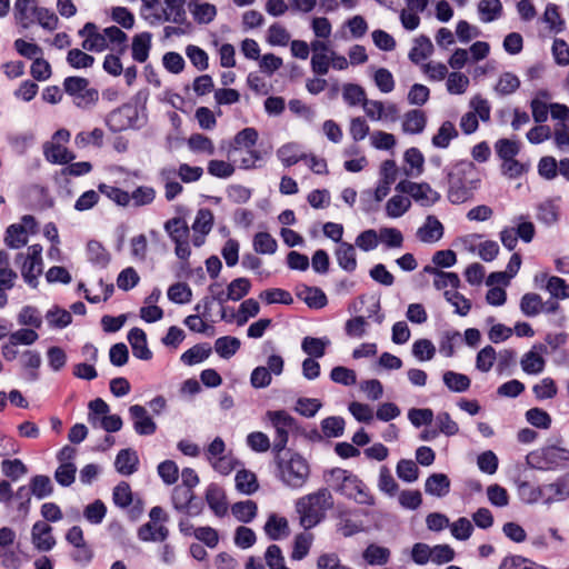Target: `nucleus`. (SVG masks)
<instances>
[{"label":"nucleus","mask_w":569,"mask_h":569,"mask_svg":"<svg viewBox=\"0 0 569 569\" xmlns=\"http://www.w3.org/2000/svg\"><path fill=\"white\" fill-rule=\"evenodd\" d=\"M480 176L472 161L463 160L455 164L448 173V199L451 203H463L472 197L478 188Z\"/></svg>","instance_id":"obj_1"},{"label":"nucleus","mask_w":569,"mask_h":569,"mask_svg":"<svg viewBox=\"0 0 569 569\" xmlns=\"http://www.w3.org/2000/svg\"><path fill=\"white\" fill-rule=\"evenodd\" d=\"M140 16L151 27L166 22L182 24L187 19L186 0H141Z\"/></svg>","instance_id":"obj_2"},{"label":"nucleus","mask_w":569,"mask_h":569,"mask_svg":"<svg viewBox=\"0 0 569 569\" xmlns=\"http://www.w3.org/2000/svg\"><path fill=\"white\" fill-rule=\"evenodd\" d=\"M333 506V497L327 488L305 495L296 501V511L299 515L300 525L305 529H311L320 523L326 512Z\"/></svg>","instance_id":"obj_3"},{"label":"nucleus","mask_w":569,"mask_h":569,"mask_svg":"<svg viewBox=\"0 0 569 569\" xmlns=\"http://www.w3.org/2000/svg\"><path fill=\"white\" fill-rule=\"evenodd\" d=\"M277 478L291 489L302 488L310 476L308 461L299 453H290L289 458L274 456Z\"/></svg>","instance_id":"obj_4"},{"label":"nucleus","mask_w":569,"mask_h":569,"mask_svg":"<svg viewBox=\"0 0 569 569\" xmlns=\"http://www.w3.org/2000/svg\"><path fill=\"white\" fill-rule=\"evenodd\" d=\"M530 469L556 471L569 468V449L556 445L543 446L526 456Z\"/></svg>","instance_id":"obj_5"},{"label":"nucleus","mask_w":569,"mask_h":569,"mask_svg":"<svg viewBox=\"0 0 569 569\" xmlns=\"http://www.w3.org/2000/svg\"><path fill=\"white\" fill-rule=\"evenodd\" d=\"M331 475L340 481L337 491L349 499H353L359 505H375V497L367 485L356 475L343 470L333 469Z\"/></svg>","instance_id":"obj_6"},{"label":"nucleus","mask_w":569,"mask_h":569,"mask_svg":"<svg viewBox=\"0 0 569 569\" xmlns=\"http://www.w3.org/2000/svg\"><path fill=\"white\" fill-rule=\"evenodd\" d=\"M266 418L274 430L272 451L279 456L288 445L289 435L297 429V421L286 410H269Z\"/></svg>","instance_id":"obj_7"},{"label":"nucleus","mask_w":569,"mask_h":569,"mask_svg":"<svg viewBox=\"0 0 569 569\" xmlns=\"http://www.w3.org/2000/svg\"><path fill=\"white\" fill-rule=\"evenodd\" d=\"M63 89L79 108L89 109L99 101L98 89L91 87L89 80L86 78L67 77L63 80Z\"/></svg>","instance_id":"obj_8"},{"label":"nucleus","mask_w":569,"mask_h":569,"mask_svg":"<svg viewBox=\"0 0 569 569\" xmlns=\"http://www.w3.org/2000/svg\"><path fill=\"white\" fill-rule=\"evenodd\" d=\"M16 263L20 264L21 276L31 288L38 287V278L42 273V247L38 243L28 247L27 253H18Z\"/></svg>","instance_id":"obj_9"},{"label":"nucleus","mask_w":569,"mask_h":569,"mask_svg":"<svg viewBox=\"0 0 569 569\" xmlns=\"http://www.w3.org/2000/svg\"><path fill=\"white\" fill-rule=\"evenodd\" d=\"M396 191L410 196L416 202L425 207L432 206L440 199L439 192L433 190L430 184L426 182L418 183L401 180L396 186Z\"/></svg>","instance_id":"obj_10"},{"label":"nucleus","mask_w":569,"mask_h":569,"mask_svg":"<svg viewBox=\"0 0 569 569\" xmlns=\"http://www.w3.org/2000/svg\"><path fill=\"white\" fill-rule=\"evenodd\" d=\"M171 502L173 508L190 517H197L202 512V503L189 488L176 486L172 490Z\"/></svg>","instance_id":"obj_11"},{"label":"nucleus","mask_w":569,"mask_h":569,"mask_svg":"<svg viewBox=\"0 0 569 569\" xmlns=\"http://www.w3.org/2000/svg\"><path fill=\"white\" fill-rule=\"evenodd\" d=\"M362 109L371 121L396 122L400 117V110L393 102L367 99Z\"/></svg>","instance_id":"obj_12"},{"label":"nucleus","mask_w":569,"mask_h":569,"mask_svg":"<svg viewBox=\"0 0 569 569\" xmlns=\"http://www.w3.org/2000/svg\"><path fill=\"white\" fill-rule=\"evenodd\" d=\"M79 37L83 38L81 48L89 52H102L108 49L102 30L93 22H87L79 31Z\"/></svg>","instance_id":"obj_13"},{"label":"nucleus","mask_w":569,"mask_h":569,"mask_svg":"<svg viewBox=\"0 0 569 569\" xmlns=\"http://www.w3.org/2000/svg\"><path fill=\"white\" fill-rule=\"evenodd\" d=\"M129 415L133 422V429L139 436H151L157 430V423L149 416L147 409L141 405H133L129 408Z\"/></svg>","instance_id":"obj_14"},{"label":"nucleus","mask_w":569,"mask_h":569,"mask_svg":"<svg viewBox=\"0 0 569 569\" xmlns=\"http://www.w3.org/2000/svg\"><path fill=\"white\" fill-rule=\"evenodd\" d=\"M31 541L39 551H50L56 546V539L52 535V527L46 521H37L31 529Z\"/></svg>","instance_id":"obj_15"},{"label":"nucleus","mask_w":569,"mask_h":569,"mask_svg":"<svg viewBox=\"0 0 569 569\" xmlns=\"http://www.w3.org/2000/svg\"><path fill=\"white\" fill-rule=\"evenodd\" d=\"M545 350L546 348L542 345L533 346L521 357L520 366L525 373L537 376L545 370L546 360L542 357Z\"/></svg>","instance_id":"obj_16"},{"label":"nucleus","mask_w":569,"mask_h":569,"mask_svg":"<svg viewBox=\"0 0 569 569\" xmlns=\"http://www.w3.org/2000/svg\"><path fill=\"white\" fill-rule=\"evenodd\" d=\"M443 232L445 229L439 219L429 214L423 224L418 228L416 237L423 243H435L443 237Z\"/></svg>","instance_id":"obj_17"},{"label":"nucleus","mask_w":569,"mask_h":569,"mask_svg":"<svg viewBox=\"0 0 569 569\" xmlns=\"http://www.w3.org/2000/svg\"><path fill=\"white\" fill-rule=\"evenodd\" d=\"M543 486L549 506L566 501L569 498V472Z\"/></svg>","instance_id":"obj_18"},{"label":"nucleus","mask_w":569,"mask_h":569,"mask_svg":"<svg viewBox=\"0 0 569 569\" xmlns=\"http://www.w3.org/2000/svg\"><path fill=\"white\" fill-rule=\"evenodd\" d=\"M128 341L136 358L141 360H150L152 358V352L147 343V335L142 329L132 328L128 332Z\"/></svg>","instance_id":"obj_19"},{"label":"nucleus","mask_w":569,"mask_h":569,"mask_svg":"<svg viewBox=\"0 0 569 569\" xmlns=\"http://www.w3.org/2000/svg\"><path fill=\"white\" fill-rule=\"evenodd\" d=\"M23 368L22 378L28 382H34L39 379V368L41 366V355L36 350H26L20 358Z\"/></svg>","instance_id":"obj_20"},{"label":"nucleus","mask_w":569,"mask_h":569,"mask_svg":"<svg viewBox=\"0 0 569 569\" xmlns=\"http://www.w3.org/2000/svg\"><path fill=\"white\" fill-rule=\"evenodd\" d=\"M206 501L217 517L227 513L228 506L223 489L217 483H210L206 489Z\"/></svg>","instance_id":"obj_21"},{"label":"nucleus","mask_w":569,"mask_h":569,"mask_svg":"<svg viewBox=\"0 0 569 569\" xmlns=\"http://www.w3.org/2000/svg\"><path fill=\"white\" fill-rule=\"evenodd\" d=\"M38 7L37 0H16L13 14L17 22L29 28L34 22Z\"/></svg>","instance_id":"obj_22"},{"label":"nucleus","mask_w":569,"mask_h":569,"mask_svg":"<svg viewBox=\"0 0 569 569\" xmlns=\"http://www.w3.org/2000/svg\"><path fill=\"white\" fill-rule=\"evenodd\" d=\"M263 530L270 540H281L290 535L288 520L277 513L268 517Z\"/></svg>","instance_id":"obj_23"},{"label":"nucleus","mask_w":569,"mask_h":569,"mask_svg":"<svg viewBox=\"0 0 569 569\" xmlns=\"http://www.w3.org/2000/svg\"><path fill=\"white\" fill-rule=\"evenodd\" d=\"M338 266L347 272H353L357 269V253L353 244L340 242L335 250Z\"/></svg>","instance_id":"obj_24"},{"label":"nucleus","mask_w":569,"mask_h":569,"mask_svg":"<svg viewBox=\"0 0 569 569\" xmlns=\"http://www.w3.org/2000/svg\"><path fill=\"white\" fill-rule=\"evenodd\" d=\"M152 34L148 31L137 33L132 38L131 56L139 63L148 60L151 50Z\"/></svg>","instance_id":"obj_25"},{"label":"nucleus","mask_w":569,"mask_h":569,"mask_svg":"<svg viewBox=\"0 0 569 569\" xmlns=\"http://www.w3.org/2000/svg\"><path fill=\"white\" fill-rule=\"evenodd\" d=\"M427 126V116L420 109H412L405 113L402 119V131L407 134H420Z\"/></svg>","instance_id":"obj_26"},{"label":"nucleus","mask_w":569,"mask_h":569,"mask_svg":"<svg viewBox=\"0 0 569 569\" xmlns=\"http://www.w3.org/2000/svg\"><path fill=\"white\" fill-rule=\"evenodd\" d=\"M160 180L164 188V198L167 201L174 200L179 194L182 193V184L176 180V172H173V166L163 167L159 171Z\"/></svg>","instance_id":"obj_27"},{"label":"nucleus","mask_w":569,"mask_h":569,"mask_svg":"<svg viewBox=\"0 0 569 569\" xmlns=\"http://www.w3.org/2000/svg\"><path fill=\"white\" fill-rule=\"evenodd\" d=\"M139 458L134 450L122 449L118 452L114 467L116 470L123 476H130L138 470Z\"/></svg>","instance_id":"obj_28"},{"label":"nucleus","mask_w":569,"mask_h":569,"mask_svg":"<svg viewBox=\"0 0 569 569\" xmlns=\"http://www.w3.org/2000/svg\"><path fill=\"white\" fill-rule=\"evenodd\" d=\"M450 486L451 482L447 475L432 473L425 482V491L430 496L442 498L449 493Z\"/></svg>","instance_id":"obj_29"},{"label":"nucleus","mask_w":569,"mask_h":569,"mask_svg":"<svg viewBox=\"0 0 569 569\" xmlns=\"http://www.w3.org/2000/svg\"><path fill=\"white\" fill-rule=\"evenodd\" d=\"M277 157L284 167L289 168L299 161L307 160L308 154L301 150L300 144L289 142L277 150Z\"/></svg>","instance_id":"obj_30"},{"label":"nucleus","mask_w":569,"mask_h":569,"mask_svg":"<svg viewBox=\"0 0 569 569\" xmlns=\"http://www.w3.org/2000/svg\"><path fill=\"white\" fill-rule=\"evenodd\" d=\"M43 154L49 162L59 164L69 163L76 158L63 144L57 142H47L43 146Z\"/></svg>","instance_id":"obj_31"},{"label":"nucleus","mask_w":569,"mask_h":569,"mask_svg":"<svg viewBox=\"0 0 569 569\" xmlns=\"http://www.w3.org/2000/svg\"><path fill=\"white\" fill-rule=\"evenodd\" d=\"M258 131L254 128H244L240 130L233 138V141L229 143L227 149L228 157L231 156L233 151H236L239 147H243L248 150H253L252 148L256 146L258 141Z\"/></svg>","instance_id":"obj_32"},{"label":"nucleus","mask_w":569,"mask_h":569,"mask_svg":"<svg viewBox=\"0 0 569 569\" xmlns=\"http://www.w3.org/2000/svg\"><path fill=\"white\" fill-rule=\"evenodd\" d=\"M189 10L194 21L200 24L210 23L217 16L216 6L208 2H199L198 0L189 2Z\"/></svg>","instance_id":"obj_33"},{"label":"nucleus","mask_w":569,"mask_h":569,"mask_svg":"<svg viewBox=\"0 0 569 569\" xmlns=\"http://www.w3.org/2000/svg\"><path fill=\"white\" fill-rule=\"evenodd\" d=\"M330 345L331 341L328 337H305L301 342V349L309 356L308 358L317 359L326 355V350Z\"/></svg>","instance_id":"obj_34"},{"label":"nucleus","mask_w":569,"mask_h":569,"mask_svg":"<svg viewBox=\"0 0 569 569\" xmlns=\"http://www.w3.org/2000/svg\"><path fill=\"white\" fill-rule=\"evenodd\" d=\"M458 134L455 123L447 120L441 123L437 133L432 137L431 143L435 148L447 149Z\"/></svg>","instance_id":"obj_35"},{"label":"nucleus","mask_w":569,"mask_h":569,"mask_svg":"<svg viewBox=\"0 0 569 569\" xmlns=\"http://www.w3.org/2000/svg\"><path fill=\"white\" fill-rule=\"evenodd\" d=\"M391 552L388 548L370 543L362 552V558L369 566H385L390 560Z\"/></svg>","instance_id":"obj_36"},{"label":"nucleus","mask_w":569,"mask_h":569,"mask_svg":"<svg viewBox=\"0 0 569 569\" xmlns=\"http://www.w3.org/2000/svg\"><path fill=\"white\" fill-rule=\"evenodd\" d=\"M443 385L452 392H466L471 386V380L467 375L452 370L445 371L442 375Z\"/></svg>","instance_id":"obj_37"},{"label":"nucleus","mask_w":569,"mask_h":569,"mask_svg":"<svg viewBox=\"0 0 569 569\" xmlns=\"http://www.w3.org/2000/svg\"><path fill=\"white\" fill-rule=\"evenodd\" d=\"M433 52V44L431 40L427 36H419L415 39V44L409 51V59L419 64L421 61L426 60Z\"/></svg>","instance_id":"obj_38"},{"label":"nucleus","mask_w":569,"mask_h":569,"mask_svg":"<svg viewBox=\"0 0 569 569\" xmlns=\"http://www.w3.org/2000/svg\"><path fill=\"white\" fill-rule=\"evenodd\" d=\"M4 243L11 249H20L28 243V230L19 223L10 224L6 230Z\"/></svg>","instance_id":"obj_39"},{"label":"nucleus","mask_w":569,"mask_h":569,"mask_svg":"<svg viewBox=\"0 0 569 569\" xmlns=\"http://www.w3.org/2000/svg\"><path fill=\"white\" fill-rule=\"evenodd\" d=\"M502 3L500 0H481L478 3V13L482 22L489 23L502 16Z\"/></svg>","instance_id":"obj_40"},{"label":"nucleus","mask_w":569,"mask_h":569,"mask_svg":"<svg viewBox=\"0 0 569 569\" xmlns=\"http://www.w3.org/2000/svg\"><path fill=\"white\" fill-rule=\"evenodd\" d=\"M187 146L188 149L193 153L213 156L216 152L213 141L202 133H192L187 140Z\"/></svg>","instance_id":"obj_41"},{"label":"nucleus","mask_w":569,"mask_h":569,"mask_svg":"<svg viewBox=\"0 0 569 569\" xmlns=\"http://www.w3.org/2000/svg\"><path fill=\"white\" fill-rule=\"evenodd\" d=\"M410 207V198L402 194H395L386 203V214L388 218L397 219L408 212Z\"/></svg>","instance_id":"obj_42"},{"label":"nucleus","mask_w":569,"mask_h":569,"mask_svg":"<svg viewBox=\"0 0 569 569\" xmlns=\"http://www.w3.org/2000/svg\"><path fill=\"white\" fill-rule=\"evenodd\" d=\"M379 236V243L383 244L387 249H400L403 246L402 232L393 227H381L377 230Z\"/></svg>","instance_id":"obj_43"},{"label":"nucleus","mask_w":569,"mask_h":569,"mask_svg":"<svg viewBox=\"0 0 569 569\" xmlns=\"http://www.w3.org/2000/svg\"><path fill=\"white\" fill-rule=\"evenodd\" d=\"M169 536V530L163 525L148 522L140 527L138 537L142 541H164Z\"/></svg>","instance_id":"obj_44"},{"label":"nucleus","mask_w":569,"mask_h":569,"mask_svg":"<svg viewBox=\"0 0 569 569\" xmlns=\"http://www.w3.org/2000/svg\"><path fill=\"white\" fill-rule=\"evenodd\" d=\"M252 247L258 254H273L278 242L269 232L261 231L253 236Z\"/></svg>","instance_id":"obj_45"},{"label":"nucleus","mask_w":569,"mask_h":569,"mask_svg":"<svg viewBox=\"0 0 569 569\" xmlns=\"http://www.w3.org/2000/svg\"><path fill=\"white\" fill-rule=\"evenodd\" d=\"M231 512L238 521L249 523L256 518L258 506L252 500L239 501L232 505Z\"/></svg>","instance_id":"obj_46"},{"label":"nucleus","mask_w":569,"mask_h":569,"mask_svg":"<svg viewBox=\"0 0 569 569\" xmlns=\"http://www.w3.org/2000/svg\"><path fill=\"white\" fill-rule=\"evenodd\" d=\"M241 347V341L231 336H223L216 340L214 351L223 359L234 356Z\"/></svg>","instance_id":"obj_47"},{"label":"nucleus","mask_w":569,"mask_h":569,"mask_svg":"<svg viewBox=\"0 0 569 569\" xmlns=\"http://www.w3.org/2000/svg\"><path fill=\"white\" fill-rule=\"evenodd\" d=\"M164 230L173 242L189 239V227L181 218L169 219L164 223Z\"/></svg>","instance_id":"obj_48"},{"label":"nucleus","mask_w":569,"mask_h":569,"mask_svg":"<svg viewBox=\"0 0 569 569\" xmlns=\"http://www.w3.org/2000/svg\"><path fill=\"white\" fill-rule=\"evenodd\" d=\"M211 355L208 343H198L181 355V361L187 366H193L204 361Z\"/></svg>","instance_id":"obj_49"},{"label":"nucleus","mask_w":569,"mask_h":569,"mask_svg":"<svg viewBox=\"0 0 569 569\" xmlns=\"http://www.w3.org/2000/svg\"><path fill=\"white\" fill-rule=\"evenodd\" d=\"M499 569H548L547 567L539 565L531 559L525 558L519 555H510L505 557Z\"/></svg>","instance_id":"obj_50"},{"label":"nucleus","mask_w":569,"mask_h":569,"mask_svg":"<svg viewBox=\"0 0 569 569\" xmlns=\"http://www.w3.org/2000/svg\"><path fill=\"white\" fill-rule=\"evenodd\" d=\"M88 260L99 268H106L110 261L109 252L98 241L91 240L87 244Z\"/></svg>","instance_id":"obj_51"},{"label":"nucleus","mask_w":569,"mask_h":569,"mask_svg":"<svg viewBox=\"0 0 569 569\" xmlns=\"http://www.w3.org/2000/svg\"><path fill=\"white\" fill-rule=\"evenodd\" d=\"M520 310L526 317H536L543 310V301L538 293H525L520 300Z\"/></svg>","instance_id":"obj_52"},{"label":"nucleus","mask_w":569,"mask_h":569,"mask_svg":"<svg viewBox=\"0 0 569 569\" xmlns=\"http://www.w3.org/2000/svg\"><path fill=\"white\" fill-rule=\"evenodd\" d=\"M542 20L553 33H560L566 28V22L559 13L558 6L555 3L547 4Z\"/></svg>","instance_id":"obj_53"},{"label":"nucleus","mask_w":569,"mask_h":569,"mask_svg":"<svg viewBox=\"0 0 569 569\" xmlns=\"http://www.w3.org/2000/svg\"><path fill=\"white\" fill-rule=\"evenodd\" d=\"M84 51L82 48L70 49L66 58L68 64L73 69L91 68L94 63V57Z\"/></svg>","instance_id":"obj_54"},{"label":"nucleus","mask_w":569,"mask_h":569,"mask_svg":"<svg viewBox=\"0 0 569 569\" xmlns=\"http://www.w3.org/2000/svg\"><path fill=\"white\" fill-rule=\"evenodd\" d=\"M299 297L310 307L315 309H321L323 308L328 300L325 292L316 287H305L300 293Z\"/></svg>","instance_id":"obj_55"},{"label":"nucleus","mask_w":569,"mask_h":569,"mask_svg":"<svg viewBox=\"0 0 569 569\" xmlns=\"http://www.w3.org/2000/svg\"><path fill=\"white\" fill-rule=\"evenodd\" d=\"M236 488L246 495H251L258 490L257 477L253 472L242 469L236 475Z\"/></svg>","instance_id":"obj_56"},{"label":"nucleus","mask_w":569,"mask_h":569,"mask_svg":"<svg viewBox=\"0 0 569 569\" xmlns=\"http://www.w3.org/2000/svg\"><path fill=\"white\" fill-rule=\"evenodd\" d=\"M30 490L37 499H44L52 495L53 486L48 476L38 475L31 478Z\"/></svg>","instance_id":"obj_57"},{"label":"nucleus","mask_w":569,"mask_h":569,"mask_svg":"<svg viewBox=\"0 0 569 569\" xmlns=\"http://www.w3.org/2000/svg\"><path fill=\"white\" fill-rule=\"evenodd\" d=\"M469 78L461 72L453 71L448 73L446 88L450 94H463L469 87Z\"/></svg>","instance_id":"obj_58"},{"label":"nucleus","mask_w":569,"mask_h":569,"mask_svg":"<svg viewBox=\"0 0 569 569\" xmlns=\"http://www.w3.org/2000/svg\"><path fill=\"white\" fill-rule=\"evenodd\" d=\"M342 98L347 104L355 107L361 104L368 99L365 89L355 83H347L343 86Z\"/></svg>","instance_id":"obj_59"},{"label":"nucleus","mask_w":569,"mask_h":569,"mask_svg":"<svg viewBox=\"0 0 569 569\" xmlns=\"http://www.w3.org/2000/svg\"><path fill=\"white\" fill-rule=\"evenodd\" d=\"M104 41L108 43V48L113 46L119 48V53H123L126 50V42L128 36L118 27L111 26L102 29Z\"/></svg>","instance_id":"obj_60"},{"label":"nucleus","mask_w":569,"mask_h":569,"mask_svg":"<svg viewBox=\"0 0 569 569\" xmlns=\"http://www.w3.org/2000/svg\"><path fill=\"white\" fill-rule=\"evenodd\" d=\"M345 426L342 417L331 416L321 421V431L327 438H338L343 435Z\"/></svg>","instance_id":"obj_61"},{"label":"nucleus","mask_w":569,"mask_h":569,"mask_svg":"<svg viewBox=\"0 0 569 569\" xmlns=\"http://www.w3.org/2000/svg\"><path fill=\"white\" fill-rule=\"evenodd\" d=\"M520 87L519 78L512 72H503L495 87V91L500 96H508Z\"/></svg>","instance_id":"obj_62"},{"label":"nucleus","mask_w":569,"mask_h":569,"mask_svg":"<svg viewBox=\"0 0 569 569\" xmlns=\"http://www.w3.org/2000/svg\"><path fill=\"white\" fill-rule=\"evenodd\" d=\"M411 352L418 361H429L436 355V347L429 339H418L413 342Z\"/></svg>","instance_id":"obj_63"},{"label":"nucleus","mask_w":569,"mask_h":569,"mask_svg":"<svg viewBox=\"0 0 569 569\" xmlns=\"http://www.w3.org/2000/svg\"><path fill=\"white\" fill-rule=\"evenodd\" d=\"M497 360V352L492 346H486L480 349L476 357V369L480 372H489L495 361Z\"/></svg>","instance_id":"obj_64"}]
</instances>
